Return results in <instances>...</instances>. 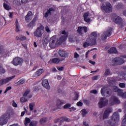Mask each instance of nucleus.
<instances>
[{
    "label": "nucleus",
    "instance_id": "31",
    "mask_svg": "<svg viewBox=\"0 0 126 126\" xmlns=\"http://www.w3.org/2000/svg\"><path fill=\"white\" fill-rule=\"evenodd\" d=\"M108 53L109 54H116L117 53V49L116 48L113 47L108 51Z\"/></svg>",
    "mask_w": 126,
    "mask_h": 126
},
{
    "label": "nucleus",
    "instance_id": "33",
    "mask_svg": "<svg viewBox=\"0 0 126 126\" xmlns=\"http://www.w3.org/2000/svg\"><path fill=\"white\" fill-rule=\"evenodd\" d=\"M3 7L6 10H9L10 9V6H9V5L5 3H3Z\"/></svg>",
    "mask_w": 126,
    "mask_h": 126
},
{
    "label": "nucleus",
    "instance_id": "40",
    "mask_svg": "<svg viewBox=\"0 0 126 126\" xmlns=\"http://www.w3.org/2000/svg\"><path fill=\"white\" fill-rule=\"evenodd\" d=\"M82 114L83 117H85L87 115V111L85 109L82 110Z\"/></svg>",
    "mask_w": 126,
    "mask_h": 126
},
{
    "label": "nucleus",
    "instance_id": "52",
    "mask_svg": "<svg viewBox=\"0 0 126 126\" xmlns=\"http://www.w3.org/2000/svg\"><path fill=\"white\" fill-rule=\"evenodd\" d=\"M3 54H4V50L1 48H0V55H3Z\"/></svg>",
    "mask_w": 126,
    "mask_h": 126
},
{
    "label": "nucleus",
    "instance_id": "12",
    "mask_svg": "<svg viewBox=\"0 0 126 126\" xmlns=\"http://www.w3.org/2000/svg\"><path fill=\"white\" fill-rule=\"evenodd\" d=\"M15 77V76H12L11 77H8L6 79L1 80L0 81V85H3V84H6V83H8L9 81H11L13 78Z\"/></svg>",
    "mask_w": 126,
    "mask_h": 126
},
{
    "label": "nucleus",
    "instance_id": "20",
    "mask_svg": "<svg viewBox=\"0 0 126 126\" xmlns=\"http://www.w3.org/2000/svg\"><path fill=\"white\" fill-rule=\"evenodd\" d=\"M55 9L54 8H50L48 10H47V12L44 14V17L47 18L49 15L52 14V12L55 11Z\"/></svg>",
    "mask_w": 126,
    "mask_h": 126
},
{
    "label": "nucleus",
    "instance_id": "56",
    "mask_svg": "<svg viewBox=\"0 0 126 126\" xmlns=\"http://www.w3.org/2000/svg\"><path fill=\"white\" fill-rule=\"evenodd\" d=\"M14 3L16 4H21V3H20V2H18V1L17 0H14Z\"/></svg>",
    "mask_w": 126,
    "mask_h": 126
},
{
    "label": "nucleus",
    "instance_id": "17",
    "mask_svg": "<svg viewBox=\"0 0 126 126\" xmlns=\"http://www.w3.org/2000/svg\"><path fill=\"white\" fill-rule=\"evenodd\" d=\"M113 21L116 23V24H123V19L118 16H115V17L113 19Z\"/></svg>",
    "mask_w": 126,
    "mask_h": 126
},
{
    "label": "nucleus",
    "instance_id": "47",
    "mask_svg": "<svg viewBox=\"0 0 126 126\" xmlns=\"http://www.w3.org/2000/svg\"><path fill=\"white\" fill-rule=\"evenodd\" d=\"M119 86L121 88H125V87H126V84L124 83H121L119 84Z\"/></svg>",
    "mask_w": 126,
    "mask_h": 126
},
{
    "label": "nucleus",
    "instance_id": "46",
    "mask_svg": "<svg viewBox=\"0 0 126 126\" xmlns=\"http://www.w3.org/2000/svg\"><path fill=\"white\" fill-rule=\"evenodd\" d=\"M45 30L47 33H51V30H50V28L48 27V26H46L45 27Z\"/></svg>",
    "mask_w": 126,
    "mask_h": 126
},
{
    "label": "nucleus",
    "instance_id": "19",
    "mask_svg": "<svg viewBox=\"0 0 126 126\" xmlns=\"http://www.w3.org/2000/svg\"><path fill=\"white\" fill-rule=\"evenodd\" d=\"M84 20L87 23H89L91 21V19L89 18V12L85 13L84 14Z\"/></svg>",
    "mask_w": 126,
    "mask_h": 126
},
{
    "label": "nucleus",
    "instance_id": "14",
    "mask_svg": "<svg viewBox=\"0 0 126 126\" xmlns=\"http://www.w3.org/2000/svg\"><path fill=\"white\" fill-rule=\"evenodd\" d=\"M42 86L47 89V90H50L51 89V86H50V83H49V81L47 79H44L42 81Z\"/></svg>",
    "mask_w": 126,
    "mask_h": 126
},
{
    "label": "nucleus",
    "instance_id": "49",
    "mask_svg": "<svg viewBox=\"0 0 126 126\" xmlns=\"http://www.w3.org/2000/svg\"><path fill=\"white\" fill-rule=\"evenodd\" d=\"M98 92L96 90H93L90 91V93H92V94H97Z\"/></svg>",
    "mask_w": 126,
    "mask_h": 126
},
{
    "label": "nucleus",
    "instance_id": "5",
    "mask_svg": "<svg viewBox=\"0 0 126 126\" xmlns=\"http://www.w3.org/2000/svg\"><path fill=\"white\" fill-rule=\"evenodd\" d=\"M108 102L109 100L106 99L105 97H101L98 103V106L100 108H104V107L108 105Z\"/></svg>",
    "mask_w": 126,
    "mask_h": 126
},
{
    "label": "nucleus",
    "instance_id": "7",
    "mask_svg": "<svg viewBox=\"0 0 126 126\" xmlns=\"http://www.w3.org/2000/svg\"><path fill=\"white\" fill-rule=\"evenodd\" d=\"M22 63H23V59L19 57H16L14 58L13 61L11 62V63L16 66L19 65V64H21Z\"/></svg>",
    "mask_w": 126,
    "mask_h": 126
},
{
    "label": "nucleus",
    "instance_id": "9",
    "mask_svg": "<svg viewBox=\"0 0 126 126\" xmlns=\"http://www.w3.org/2000/svg\"><path fill=\"white\" fill-rule=\"evenodd\" d=\"M112 33H113V29L110 28L102 34V40H105V39H107V37L111 36Z\"/></svg>",
    "mask_w": 126,
    "mask_h": 126
},
{
    "label": "nucleus",
    "instance_id": "58",
    "mask_svg": "<svg viewBox=\"0 0 126 126\" xmlns=\"http://www.w3.org/2000/svg\"><path fill=\"white\" fill-rule=\"evenodd\" d=\"M28 0H21L22 3H27Z\"/></svg>",
    "mask_w": 126,
    "mask_h": 126
},
{
    "label": "nucleus",
    "instance_id": "2",
    "mask_svg": "<svg viewBox=\"0 0 126 126\" xmlns=\"http://www.w3.org/2000/svg\"><path fill=\"white\" fill-rule=\"evenodd\" d=\"M102 11L106 12V13H110L113 11V7L111 3L108 2H106L105 4H103L101 6Z\"/></svg>",
    "mask_w": 126,
    "mask_h": 126
},
{
    "label": "nucleus",
    "instance_id": "23",
    "mask_svg": "<svg viewBox=\"0 0 126 126\" xmlns=\"http://www.w3.org/2000/svg\"><path fill=\"white\" fill-rule=\"evenodd\" d=\"M118 96L122 97V98H126V93H123V91H119L118 92Z\"/></svg>",
    "mask_w": 126,
    "mask_h": 126
},
{
    "label": "nucleus",
    "instance_id": "59",
    "mask_svg": "<svg viewBox=\"0 0 126 126\" xmlns=\"http://www.w3.org/2000/svg\"><path fill=\"white\" fill-rule=\"evenodd\" d=\"M0 73H4V72H5V70H4V69H3V68H1V69H0Z\"/></svg>",
    "mask_w": 126,
    "mask_h": 126
},
{
    "label": "nucleus",
    "instance_id": "45",
    "mask_svg": "<svg viewBox=\"0 0 126 126\" xmlns=\"http://www.w3.org/2000/svg\"><path fill=\"white\" fill-rule=\"evenodd\" d=\"M30 93V91H26L25 93L23 94L24 97H27V95Z\"/></svg>",
    "mask_w": 126,
    "mask_h": 126
},
{
    "label": "nucleus",
    "instance_id": "60",
    "mask_svg": "<svg viewBox=\"0 0 126 126\" xmlns=\"http://www.w3.org/2000/svg\"><path fill=\"white\" fill-rule=\"evenodd\" d=\"M63 121H65L66 122H70V119L66 118H64Z\"/></svg>",
    "mask_w": 126,
    "mask_h": 126
},
{
    "label": "nucleus",
    "instance_id": "39",
    "mask_svg": "<svg viewBox=\"0 0 126 126\" xmlns=\"http://www.w3.org/2000/svg\"><path fill=\"white\" fill-rule=\"evenodd\" d=\"M113 89L114 92H118V94L119 93V91H122V90H119V89L116 86L113 87Z\"/></svg>",
    "mask_w": 126,
    "mask_h": 126
},
{
    "label": "nucleus",
    "instance_id": "54",
    "mask_svg": "<svg viewBox=\"0 0 126 126\" xmlns=\"http://www.w3.org/2000/svg\"><path fill=\"white\" fill-rule=\"evenodd\" d=\"M75 98H74V100H77V99H78V97H79V95H78V94L75 93Z\"/></svg>",
    "mask_w": 126,
    "mask_h": 126
},
{
    "label": "nucleus",
    "instance_id": "26",
    "mask_svg": "<svg viewBox=\"0 0 126 126\" xmlns=\"http://www.w3.org/2000/svg\"><path fill=\"white\" fill-rule=\"evenodd\" d=\"M59 55L60 56V57H63L65 56H66V52L63 50H60L59 51Z\"/></svg>",
    "mask_w": 126,
    "mask_h": 126
},
{
    "label": "nucleus",
    "instance_id": "64",
    "mask_svg": "<svg viewBox=\"0 0 126 126\" xmlns=\"http://www.w3.org/2000/svg\"><path fill=\"white\" fill-rule=\"evenodd\" d=\"M97 115H98V113L97 112H94L93 113V117H97Z\"/></svg>",
    "mask_w": 126,
    "mask_h": 126
},
{
    "label": "nucleus",
    "instance_id": "57",
    "mask_svg": "<svg viewBox=\"0 0 126 126\" xmlns=\"http://www.w3.org/2000/svg\"><path fill=\"white\" fill-rule=\"evenodd\" d=\"M57 69L60 71L63 70V67H57Z\"/></svg>",
    "mask_w": 126,
    "mask_h": 126
},
{
    "label": "nucleus",
    "instance_id": "4",
    "mask_svg": "<svg viewBox=\"0 0 126 126\" xmlns=\"http://www.w3.org/2000/svg\"><path fill=\"white\" fill-rule=\"evenodd\" d=\"M45 29V27L43 26H40L38 27L34 32V36H35L36 38H40L42 35L43 32L42 31H44Z\"/></svg>",
    "mask_w": 126,
    "mask_h": 126
},
{
    "label": "nucleus",
    "instance_id": "35",
    "mask_svg": "<svg viewBox=\"0 0 126 126\" xmlns=\"http://www.w3.org/2000/svg\"><path fill=\"white\" fill-rule=\"evenodd\" d=\"M93 38H94L96 39V38H97V37L99 36V34H97V32H93L91 34Z\"/></svg>",
    "mask_w": 126,
    "mask_h": 126
},
{
    "label": "nucleus",
    "instance_id": "6",
    "mask_svg": "<svg viewBox=\"0 0 126 126\" xmlns=\"http://www.w3.org/2000/svg\"><path fill=\"white\" fill-rule=\"evenodd\" d=\"M66 38H67V34L66 32H65V31H63L62 32V35L59 40H57L58 45L63 44V42L66 40Z\"/></svg>",
    "mask_w": 126,
    "mask_h": 126
},
{
    "label": "nucleus",
    "instance_id": "48",
    "mask_svg": "<svg viewBox=\"0 0 126 126\" xmlns=\"http://www.w3.org/2000/svg\"><path fill=\"white\" fill-rule=\"evenodd\" d=\"M123 125H126V113L125 116V118L122 121Z\"/></svg>",
    "mask_w": 126,
    "mask_h": 126
},
{
    "label": "nucleus",
    "instance_id": "11",
    "mask_svg": "<svg viewBox=\"0 0 126 126\" xmlns=\"http://www.w3.org/2000/svg\"><path fill=\"white\" fill-rule=\"evenodd\" d=\"M63 60H64L63 58H53L50 59V60L48 62V63H55L58 64V63H61V62H63Z\"/></svg>",
    "mask_w": 126,
    "mask_h": 126
},
{
    "label": "nucleus",
    "instance_id": "27",
    "mask_svg": "<svg viewBox=\"0 0 126 126\" xmlns=\"http://www.w3.org/2000/svg\"><path fill=\"white\" fill-rule=\"evenodd\" d=\"M17 40H20V41H24V40H26V36L24 35H19V36H17Z\"/></svg>",
    "mask_w": 126,
    "mask_h": 126
},
{
    "label": "nucleus",
    "instance_id": "34",
    "mask_svg": "<svg viewBox=\"0 0 126 126\" xmlns=\"http://www.w3.org/2000/svg\"><path fill=\"white\" fill-rule=\"evenodd\" d=\"M90 45L91 44H90V41H89V39H87V42H85L83 46L84 48H87V47H89V46H90Z\"/></svg>",
    "mask_w": 126,
    "mask_h": 126
},
{
    "label": "nucleus",
    "instance_id": "55",
    "mask_svg": "<svg viewBox=\"0 0 126 126\" xmlns=\"http://www.w3.org/2000/svg\"><path fill=\"white\" fill-rule=\"evenodd\" d=\"M98 77H99V76H94L93 77L92 79L93 80H98Z\"/></svg>",
    "mask_w": 126,
    "mask_h": 126
},
{
    "label": "nucleus",
    "instance_id": "44",
    "mask_svg": "<svg viewBox=\"0 0 126 126\" xmlns=\"http://www.w3.org/2000/svg\"><path fill=\"white\" fill-rule=\"evenodd\" d=\"M29 108H30V111H33V109H34V104L30 103L29 105Z\"/></svg>",
    "mask_w": 126,
    "mask_h": 126
},
{
    "label": "nucleus",
    "instance_id": "28",
    "mask_svg": "<svg viewBox=\"0 0 126 126\" xmlns=\"http://www.w3.org/2000/svg\"><path fill=\"white\" fill-rule=\"evenodd\" d=\"M25 82V80L24 79H22L18 82L15 84V86H18V85H21V84H23Z\"/></svg>",
    "mask_w": 126,
    "mask_h": 126
},
{
    "label": "nucleus",
    "instance_id": "29",
    "mask_svg": "<svg viewBox=\"0 0 126 126\" xmlns=\"http://www.w3.org/2000/svg\"><path fill=\"white\" fill-rule=\"evenodd\" d=\"M108 89L106 87H103L101 90V94L102 96H105V93L107 92Z\"/></svg>",
    "mask_w": 126,
    "mask_h": 126
},
{
    "label": "nucleus",
    "instance_id": "15",
    "mask_svg": "<svg viewBox=\"0 0 126 126\" xmlns=\"http://www.w3.org/2000/svg\"><path fill=\"white\" fill-rule=\"evenodd\" d=\"M111 120L112 121L111 123H114V122H119L120 120V115H119V113H118V112L113 113Z\"/></svg>",
    "mask_w": 126,
    "mask_h": 126
},
{
    "label": "nucleus",
    "instance_id": "25",
    "mask_svg": "<svg viewBox=\"0 0 126 126\" xmlns=\"http://www.w3.org/2000/svg\"><path fill=\"white\" fill-rule=\"evenodd\" d=\"M64 104V102L63 101H62L60 100H58L57 101V106L58 107V108H61L63 105Z\"/></svg>",
    "mask_w": 126,
    "mask_h": 126
},
{
    "label": "nucleus",
    "instance_id": "3",
    "mask_svg": "<svg viewBox=\"0 0 126 126\" xmlns=\"http://www.w3.org/2000/svg\"><path fill=\"white\" fill-rule=\"evenodd\" d=\"M59 44L58 43V39L57 38V35H53L51 37L49 41V47L50 48H54L58 46Z\"/></svg>",
    "mask_w": 126,
    "mask_h": 126
},
{
    "label": "nucleus",
    "instance_id": "43",
    "mask_svg": "<svg viewBox=\"0 0 126 126\" xmlns=\"http://www.w3.org/2000/svg\"><path fill=\"white\" fill-rule=\"evenodd\" d=\"M71 105L69 103H67L65 105H64L63 108L64 109H68L69 108H70Z\"/></svg>",
    "mask_w": 126,
    "mask_h": 126
},
{
    "label": "nucleus",
    "instance_id": "50",
    "mask_svg": "<svg viewBox=\"0 0 126 126\" xmlns=\"http://www.w3.org/2000/svg\"><path fill=\"white\" fill-rule=\"evenodd\" d=\"M9 90H11V87H8L6 88L5 91H4V93L5 94L7 92V91H9Z\"/></svg>",
    "mask_w": 126,
    "mask_h": 126
},
{
    "label": "nucleus",
    "instance_id": "22",
    "mask_svg": "<svg viewBox=\"0 0 126 126\" xmlns=\"http://www.w3.org/2000/svg\"><path fill=\"white\" fill-rule=\"evenodd\" d=\"M15 25L16 26V32H20V26L19 25V23H18V20H16Z\"/></svg>",
    "mask_w": 126,
    "mask_h": 126
},
{
    "label": "nucleus",
    "instance_id": "32",
    "mask_svg": "<svg viewBox=\"0 0 126 126\" xmlns=\"http://www.w3.org/2000/svg\"><path fill=\"white\" fill-rule=\"evenodd\" d=\"M31 122V120L29 118H26L25 119V121L24 122L25 126H28V124Z\"/></svg>",
    "mask_w": 126,
    "mask_h": 126
},
{
    "label": "nucleus",
    "instance_id": "38",
    "mask_svg": "<svg viewBox=\"0 0 126 126\" xmlns=\"http://www.w3.org/2000/svg\"><path fill=\"white\" fill-rule=\"evenodd\" d=\"M38 122L37 121H32L30 124V126H36Z\"/></svg>",
    "mask_w": 126,
    "mask_h": 126
},
{
    "label": "nucleus",
    "instance_id": "61",
    "mask_svg": "<svg viewBox=\"0 0 126 126\" xmlns=\"http://www.w3.org/2000/svg\"><path fill=\"white\" fill-rule=\"evenodd\" d=\"M72 39H73L72 36H69V41L70 42H73V40Z\"/></svg>",
    "mask_w": 126,
    "mask_h": 126
},
{
    "label": "nucleus",
    "instance_id": "36",
    "mask_svg": "<svg viewBox=\"0 0 126 126\" xmlns=\"http://www.w3.org/2000/svg\"><path fill=\"white\" fill-rule=\"evenodd\" d=\"M110 73H111V70H110V69H106L105 72H104V75H110Z\"/></svg>",
    "mask_w": 126,
    "mask_h": 126
},
{
    "label": "nucleus",
    "instance_id": "1",
    "mask_svg": "<svg viewBox=\"0 0 126 126\" xmlns=\"http://www.w3.org/2000/svg\"><path fill=\"white\" fill-rule=\"evenodd\" d=\"M9 119H10V114L8 112L5 113L0 117V126L6 125Z\"/></svg>",
    "mask_w": 126,
    "mask_h": 126
},
{
    "label": "nucleus",
    "instance_id": "51",
    "mask_svg": "<svg viewBox=\"0 0 126 126\" xmlns=\"http://www.w3.org/2000/svg\"><path fill=\"white\" fill-rule=\"evenodd\" d=\"M12 106L14 107V108H17V103H16L14 100H13Z\"/></svg>",
    "mask_w": 126,
    "mask_h": 126
},
{
    "label": "nucleus",
    "instance_id": "53",
    "mask_svg": "<svg viewBox=\"0 0 126 126\" xmlns=\"http://www.w3.org/2000/svg\"><path fill=\"white\" fill-rule=\"evenodd\" d=\"M79 57V55L77 54V52L74 53V58L75 59H77Z\"/></svg>",
    "mask_w": 126,
    "mask_h": 126
},
{
    "label": "nucleus",
    "instance_id": "62",
    "mask_svg": "<svg viewBox=\"0 0 126 126\" xmlns=\"http://www.w3.org/2000/svg\"><path fill=\"white\" fill-rule=\"evenodd\" d=\"M89 62L90 63H91L92 64H93L94 65V64H95V62H94V61L90 60Z\"/></svg>",
    "mask_w": 126,
    "mask_h": 126
},
{
    "label": "nucleus",
    "instance_id": "30",
    "mask_svg": "<svg viewBox=\"0 0 126 126\" xmlns=\"http://www.w3.org/2000/svg\"><path fill=\"white\" fill-rule=\"evenodd\" d=\"M20 101L21 103H25V102H27V101H28V99L26 98V96H23L20 98Z\"/></svg>",
    "mask_w": 126,
    "mask_h": 126
},
{
    "label": "nucleus",
    "instance_id": "21",
    "mask_svg": "<svg viewBox=\"0 0 126 126\" xmlns=\"http://www.w3.org/2000/svg\"><path fill=\"white\" fill-rule=\"evenodd\" d=\"M43 73V69H38L33 75V77H36V76H40V75Z\"/></svg>",
    "mask_w": 126,
    "mask_h": 126
},
{
    "label": "nucleus",
    "instance_id": "16",
    "mask_svg": "<svg viewBox=\"0 0 126 126\" xmlns=\"http://www.w3.org/2000/svg\"><path fill=\"white\" fill-rule=\"evenodd\" d=\"M112 112L113 111L111 109H106L103 114V120L107 119L108 117H109V115H110V114H111V113H112Z\"/></svg>",
    "mask_w": 126,
    "mask_h": 126
},
{
    "label": "nucleus",
    "instance_id": "8",
    "mask_svg": "<svg viewBox=\"0 0 126 126\" xmlns=\"http://www.w3.org/2000/svg\"><path fill=\"white\" fill-rule=\"evenodd\" d=\"M120 103H121V101L116 96L111 97L109 101V104L111 105V106L116 105V104H120Z\"/></svg>",
    "mask_w": 126,
    "mask_h": 126
},
{
    "label": "nucleus",
    "instance_id": "42",
    "mask_svg": "<svg viewBox=\"0 0 126 126\" xmlns=\"http://www.w3.org/2000/svg\"><path fill=\"white\" fill-rule=\"evenodd\" d=\"M108 83L110 86H113V85L115 84V82H114V81L111 79L110 80H109Z\"/></svg>",
    "mask_w": 126,
    "mask_h": 126
},
{
    "label": "nucleus",
    "instance_id": "41",
    "mask_svg": "<svg viewBox=\"0 0 126 126\" xmlns=\"http://www.w3.org/2000/svg\"><path fill=\"white\" fill-rule=\"evenodd\" d=\"M36 20H37V17H34L32 21L30 23V25L31 26L33 25V24H34V23L36 22Z\"/></svg>",
    "mask_w": 126,
    "mask_h": 126
},
{
    "label": "nucleus",
    "instance_id": "13",
    "mask_svg": "<svg viewBox=\"0 0 126 126\" xmlns=\"http://www.w3.org/2000/svg\"><path fill=\"white\" fill-rule=\"evenodd\" d=\"M34 14L33 13L32 11H29L27 15L25 17L26 22H30Z\"/></svg>",
    "mask_w": 126,
    "mask_h": 126
},
{
    "label": "nucleus",
    "instance_id": "18",
    "mask_svg": "<svg viewBox=\"0 0 126 126\" xmlns=\"http://www.w3.org/2000/svg\"><path fill=\"white\" fill-rule=\"evenodd\" d=\"M85 32V33H87V27H79L77 30V32L78 33H79V34H82V32Z\"/></svg>",
    "mask_w": 126,
    "mask_h": 126
},
{
    "label": "nucleus",
    "instance_id": "24",
    "mask_svg": "<svg viewBox=\"0 0 126 126\" xmlns=\"http://www.w3.org/2000/svg\"><path fill=\"white\" fill-rule=\"evenodd\" d=\"M89 40L91 45H95L96 44V38L93 37L91 39H88Z\"/></svg>",
    "mask_w": 126,
    "mask_h": 126
},
{
    "label": "nucleus",
    "instance_id": "10",
    "mask_svg": "<svg viewBox=\"0 0 126 126\" xmlns=\"http://www.w3.org/2000/svg\"><path fill=\"white\" fill-rule=\"evenodd\" d=\"M125 61L123 58L120 57H117L113 60V63L114 64H123V63H125Z\"/></svg>",
    "mask_w": 126,
    "mask_h": 126
},
{
    "label": "nucleus",
    "instance_id": "37",
    "mask_svg": "<svg viewBox=\"0 0 126 126\" xmlns=\"http://www.w3.org/2000/svg\"><path fill=\"white\" fill-rule=\"evenodd\" d=\"M46 121H47V119L46 118H43L40 119L39 121V123L41 125H42V124H44V123H46Z\"/></svg>",
    "mask_w": 126,
    "mask_h": 126
},
{
    "label": "nucleus",
    "instance_id": "63",
    "mask_svg": "<svg viewBox=\"0 0 126 126\" xmlns=\"http://www.w3.org/2000/svg\"><path fill=\"white\" fill-rule=\"evenodd\" d=\"M77 105L78 106H82L83 103H82V102H78L77 103Z\"/></svg>",
    "mask_w": 126,
    "mask_h": 126
}]
</instances>
